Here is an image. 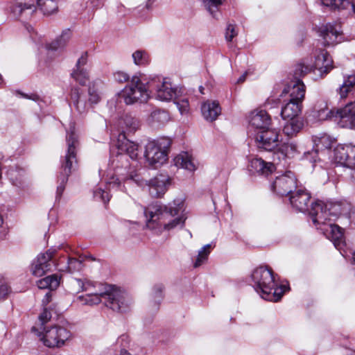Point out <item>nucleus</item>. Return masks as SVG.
Listing matches in <instances>:
<instances>
[{"label": "nucleus", "mask_w": 355, "mask_h": 355, "mask_svg": "<svg viewBox=\"0 0 355 355\" xmlns=\"http://www.w3.org/2000/svg\"><path fill=\"white\" fill-rule=\"evenodd\" d=\"M82 291L86 293L77 297V302L83 306H93L103 303L107 308L114 312L127 311L131 304V300L121 290L112 285L93 283L89 281L83 282Z\"/></svg>", "instance_id": "1"}, {"label": "nucleus", "mask_w": 355, "mask_h": 355, "mask_svg": "<svg viewBox=\"0 0 355 355\" xmlns=\"http://www.w3.org/2000/svg\"><path fill=\"white\" fill-rule=\"evenodd\" d=\"M182 211L183 203L179 200L168 205L150 204L144 208L146 227L158 235L182 227L186 220Z\"/></svg>", "instance_id": "2"}, {"label": "nucleus", "mask_w": 355, "mask_h": 355, "mask_svg": "<svg viewBox=\"0 0 355 355\" xmlns=\"http://www.w3.org/2000/svg\"><path fill=\"white\" fill-rule=\"evenodd\" d=\"M253 287L261 297L268 301L277 302L281 299L284 287H277L273 272L266 267L254 269L251 275Z\"/></svg>", "instance_id": "3"}, {"label": "nucleus", "mask_w": 355, "mask_h": 355, "mask_svg": "<svg viewBox=\"0 0 355 355\" xmlns=\"http://www.w3.org/2000/svg\"><path fill=\"white\" fill-rule=\"evenodd\" d=\"M73 123H70L67 130V150L63 160L62 161L61 172L59 176L60 184L57 188L58 195L60 196L64 189V184L67 182L68 177L77 164L76 148L78 145L77 137L75 134Z\"/></svg>", "instance_id": "4"}, {"label": "nucleus", "mask_w": 355, "mask_h": 355, "mask_svg": "<svg viewBox=\"0 0 355 355\" xmlns=\"http://www.w3.org/2000/svg\"><path fill=\"white\" fill-rule=\"evenodd\" d=\"M308 211L311 216L313 223L318 227L328 220H332L331 217L340 215L343 213V208L339 202H324L318 200L311 204Z\"/></svg>", "instance_id": "5"}, {"label": "nucleus", "mask_w": 355, "mask_h": 355, "mask_svg": "<svg viewBox=\"0 0 355 355\" xmlns=\"http://www.w3.org/2000/svg\"><path fill=\"white\" fill-rule=\"evenodd\" d=\"M146 85L141 82V78L137 76H133L128 83L119 94V97L122 99L126 105H132L136 103H146L149 97L150 93Z\"/></svg>", "instance_id": "6"}, {"label": "nucleus", "mask_w": 355, "mask_h": 355, "mask_svg": "<svg viewBox=\"0 0 355 355\" xmlns=\"http://www.w3.org/2000/svg\"><path fill=\"white\" fill-rule=\"evenodd\" d=\"M171 146L168 138H161L156 141H150L145 147L144 157L148 165L157 168L167 160V150Z\"/></svg>", "instance_id": "7"}, {"label": "nucleus", "mask_w": 355, "mask_h": 355, "mask_svg": "<svg viewBox=\"0 0 355 355\" xmlns=\"http://www.w3.org/2000/svg\"><path fill=\"white\" fill-rule=\"evenodd\" d=\"M311 71V68L303 64H299L296 66L294 71L295 80H292L282 92L283 94H289L290 101L302 104L305 96V85L303 82L299 79V77L304 76Z\"/></svg>", "instance_id": "8"}, {"label": "nucleus", "mask_w": 355, "mask_h": 355, "mask_svg": "<svg viewBox=\"0 0 355 355\" xmlns=\"http://www.w3.org/2000/svg\"><path fill=\"white\" fill-rule=\"evenodd\" d=\"M148 87L155 88L156 98L162 101H169L180 96V90L174 87L171 83L166 78L162 80L155 77L148 83Z\"/></svg>", "instance_id": "9"}, {"label": "nucleus", "mask_w": 355, "mask_h": 355, "mask_svg": "<svg viewBox=\"0 0 355 355\" xmlns=\"http://www.w3.org/2000/svg\"><path fill=\"white\" fill-rule=\"evenodd\" d=\"M71 336V333L67 329L54 326L46 329L42 335L41 340L44 345L48 347H60Z\"/></svg>", "instance_id": "10"}, {"label": "nucleus", "mask_w": 355, "mask_h": 355, "mask_svg": "<svg viewBox=\"0 0 355 355\" xmlns=\"http://www.w3.org/2000/svg\"><path fill=\"white\" fill-rule=\"evenodd\" d=\"M296 187L297 179L291 171H287L277 176L271 184L272 191L282 196L292 194L293 190Z\"/></svg>", "instance_id": "11"}, {"label": "nucleus", "mask_w": 355, "mask_h": 355, "mask_svg": "<svg viewBox=\"0 0 355 355\" xmlns=\"http://www.w3.org/2000/svg\"><path fill=\"white\" fill-rule=\"evenodd\" d=\"M335 162L352 168L355 166V146L352 144L338 145L334 149Z\"/></svg>", "instance_id": "12"}, {"label": "nucleus", "mask_w": 355, "mask_h": 355, "mask_svg": "<svg viewBox=\"0 0 355 355\" xmlns=\"http://www.w3.org/2000/svg\"><path fill=\"white\" fill-rule=\"evenodd\" d=\"M318 33L326 46L334 45L342 41L341 27L337 24L328 23L321 25L318 28Z\"/></svg>", "instance_id": "13"}, {"label": "nucleus", "mask_w": 355, "mask_h": 355, "mask_svg": "<svg viewBox=\"0 0 355 355\" xmlns=\"http://www.w3.org/2000/svg\"><path fill=\"white\" fill-rule=\"evenodd\" d=\"M55 252V249H49L46 252L41 253L37 257L31 267V272L34 276L42 277L51 270V261Z\"/></svg>", "instance_id": "14"}, {"label": "nucleus", "mask_w": 355, "mask_h": 355, "mask_svg": "<svg viewBox=\"0 0 355 355\" xmlns=\"http://www.w3.org/2000/svg\"><path fill=\"white\" fill-rule=\"evenodd\" d=\"M255 142L258 148L272 150L278 146L279 133L275 130L267 128L256 135Z\"/></svg>", "instance_id": "15"}, {"label": "nucleus", "mask_w": 355, "mask_h": 355, "mask_svg": "<svg viewBox=\"0 0 355 355\" xmlns=\"http://www.w3.org/2000/svg\"><path fill=\"white\" fill-rule=\"evenodd\" d=\"M335 117L341 128L355 129V101L337 110Z\"/></svg>", "instance_id": "16"}, {"label": "nucleus", "mask_w": 355, "mask_h": 355, "mask_svg": "<svg viewBox=\"0 0 355 355\" xmlns=\"http://www.w3.org/2000/svg\"><path fill=\"white\" fill-rule=\"evenodd\" d=\"M326 237L331 240L335 248L340 250L345 244L344 235L343 230L337 225L331 223V220H328L323 225L318 227Z\"/></svg>", "instance_id": "17"}, {"label": "nucleus", "mask_w": 355, "mask_h": 355, "mask_svg": "<svg viewBox=\"0 0 355 355\" xmlns=\"http://www.w3.org/2000/svg\"><path fill=\"white\" fill-rule=\"evenodd\" d=\"M117 148L119 151L117 158L119 161H123L126 159V155H128L132 159H136L139 155V146L137 144L127 139L125 135L119 136L118 140Z\"/></svg>", "instance_id": "18"}, {"label": "nucleus", "mask_w": 355, "mask_h": 355, "mask_svg": "<svg viewBox=\"0 0 355 355\" xmlns=\"http://www.w3.org/2000/svg\"><path fill=\"white\" fill-rule=\"evenodd\" d=\"M310 193L303 189H298L293 193L290 197V202L293 208L302 212L309 210Z\"/></svg>", "instance_id": "19"}, {"label": "nucleus", "mask_w": 355, "mask_h": 355, "mask_svg": "<svg viewBox=\"0 0 355 355\" xmlns=\"http://www.w3.org/2000/svg\"><path fill=\"white\" fill-rule=\"evenodd\" d=\"M250 171L258 175L268 176L275 171L273 163L264 161L259 157H254L250 161Z\"/></svg>", "instance_id": "20"}, {"label": "nucleus", "mask_w": 355, "mask_h": 355, "mask_svg": "<svg viewBox=\"0 0 355 355\" xmlns=\"http://www.w3.org/2000/svg\"><path fill=\"white\" fill-rule=\"evenodd\" d=\"M168 178L166 175H159L148 182L149 193L154 198H159L164 195L167 189Z\"/></svg>", "instance_id": "21"}, {"label": "nucleus", "mask_w": 355, "mask_h": 355, "mask_svg": "<svg viewBox=\"0 0 355 355\" xmlns=\"http://www.w3.org/2000/svg\"><path fill=\"white\" fill-rule=\"evenodd\" d=\"M87 62V54L84 53L78 58L76 67L71 73V77L80 85H85L89 79V75L84 66Z\"/></svg>", "instance_id": "22"}, {"label": "nucleus", "mask_w": 355, "mask_h": 355, "mask_svg": "<svg viewBox=\"0 0 355 355\" xmlns=\"http://www.w3.org/2000/svg\"><path fill=\"white\" fill-rule=\"evenodd\" d=\"M331 112L326 102H318L308 113L307 119L312 123L322 121L330 116Z\"/></svg>", "instance_id": "23"}, {"label": "nucleus", "mask_w": 355, "mask_h": 355, "mask_svg": "<svg viewBox=\"0 0 355 355\" xmlns=\"http://www.w3.org/2000/svg\"><path fill=\"white\" fill-rule=\"evenodd\" d=\"M249 123L257 129L265 130L270 125V118L265 110H255L250 113Z\"/></svg>", "instance_id": "24"}, {"label": "nucleus", "mask_w": 355, "mask_h": 355, "mask_svg": "<svg viewBox=\"0 0 355 355\" xmlns=\"http://www.w3.org/2000/svg\"><path fill=\"white\" fill-rule=\"evenodd\" d=\"M203 117L209 121H215L221 113V108L218 101H207L201 106Z\"/></svg>", "instance_id": "25"}, {"label": "nucleus", "mask_w": 355, "mask_h": 355, "mask_svg": "<svg viewBox=\"0 0 355 355\" xmlns=\"http://www.w3.org/2000/svg\"><path fill=\"white\" fill-rule=\"evenodd\" d=\"M332 63L333 61L329 54L322 51L315 58L313 70H318L321 74H327L333 68ZM308 67H309V66ZM310 68L311 70L313 69V67H310Z\"/></svg>", "instance_id": "26"}, {"label": "nucleus", "mask_w": 355, "mask_h": 355, "mask_svg": "<svg viewBox=\"0 0 355 355\" xmlns=\"http://www.w3.org/2000/svg\"><path fill=\"white\" fill-rule=\"evenodd\" d=\"M302 104L300 103L288 101L282 108L281 116L283 119L300 118L299 116L302 112Z\"/></svg>", "instance_id": "27"}, {"label": "nucleus", "mask_w": 355, "mask_h": 355, "mask_svg": "<svg viewBox=\"0 0 355 355\" xmlns=\"http://www.w3.org/2000/svg\"><path fill=\"white\" fill-rule=\"evenodd\" d=\"M174 163L177 167L182 168L189 171L196 170V165L193 157L187 152H182L174 158Z\"/></svg>", "instance_id": "28"}, {"label": "nucleus", "mask_w": 355, "mask_h": 355, "mask_svg": "<svg viewBox=\"0 0 355 355\" xmlns=\"http://www.w3.org/2000/svg\"><path fill=\"white\" fill-rule=\"evenodd\" d=\"M286 120L287 121L284 125L283 132L288 137L296 135L304 126V122L301 117L288 119Z\"/></svg>", "instance_id": "29"}, {"label": "nucleus", "mask_w": 355, "mask_h": 355, "mask_svg": "<svg viewBox=\"0 0 355 355\" xmlns=\"http://www.w3.org/2000/svg\"><path fill=\"white\" fill-rule=\"evenodd\" d=\"M119 125L123 133L135 132L140 126L139 121L130 114L123 116L119 121Z\"/></svg>", "instance_id": "30"}, {"label": "nucleus", "mask_w": 355, "mask_h": 355, "mask_svg": "<svg viewBox=\"0 0 355 355\" xmlns=\"http://www.w3.org/2000/svg\"><path fill=\"white\" fill-rule=\"evenodd\" d=\"M71 98L76 109L79 113L82 114L87 110L88 105L85 102V98L82 96L79 89L74 88L71 90Z\"/></svg>", "instance_id": "31"}, {"label": "nucleus", "mask_w": 355, "mask_h": 355, "mask_svg": "<svg viewBox=\"0 0 355 355\" xmlns=\"http://www.w3.org/2000/svg\"><path fill=\"white\" fill-rule=\"evenodd\" d=\"M355 87V76H349L344 80L343 85L339 87L338 93L340 98L345 99L353 95L352 90Z\"/></svg>", "instance_id": "32"}, {"label": "nucleus", "mask_w": 355, "mask_h": 355, "mask_svg": "<svg viewBox=\"0 0 355 355\" xmlns=\"http://www.w3.org/2000/svg\"><path fill=\"white\" fill-rule=\"evenodd\" d=\"M38 8L45 15H50L57 12L58 0H37Z\"/></svg>", "instance_id": "33"}, {"label": "nucleus", "mask_w": 355, "mask_h": 355, "mask_svg": "<svg viewBox=\"0 0 355 355\" xmlns=\"http://www.w3.org/2000/svg\"><path fill=\"white\" fill-rule=\"evenodd\" d=\"M59 284L58 277L55 275L47 276L37 282V285L40 289L49 288L53 290L59 286Z\"/></svg>", "instance_id": "34"}, {"label": "nucleus", "mask_w": 355, "mask_h": 355, "mask_svg": "<svg viewBox=\"0 0 355 355\" xmlns=\"http://www.w3.org/2000/svg\"><path fill=\"white\" fill-rule=\"evenodd\" d=\"M71 37V32L69 29L64 31L62 34L51 44V48L56 50L63 48L69 42Z\"/></svg>", "instance_id": "35"}, {"label": "nucleus", "mask_w": 355, "mask_h": 355, "mask_svg": "<svg viewBox=\"0 0 355 355\" xmlns=\"http://www.w3.org/2000/svg\"><path fill=\"white\" fill-rule=\"evenodd\" d=\"M297 152V145L293 142L284 143L278 149L279 153H281L284 157L288 158L293 157Z\"/></svg>", "instance_id": "36"}, {"label": "nucleus", "mask_w": 355, "mask_h": 355, "mask_svg": "<svg viewBox=\"0 0 355 355\" xmlns=\"http://www.w3.org/2000/svg\"><path fill=\"white\" fill-rule=\"evenodd\" d=\"M132 58L136 65L144 66L150 62L149 55L146 51L143 50L135 51L132 55Z\"/></svg>", "instance_id": "37"}, {"label": "nucleus", "mask_w": 355, "mask_h": 355, "mask_svg": "<svg viewBox=\"0 0 355 355\" xmlns=\"http://www.w3.org/2000/svg\"><path fill=\"white\" fill-rule=\"evenodd\" d=\"M36 7L33 4H22L21 3H16L10 8V10L16 16H20L22 13L29 10V13L31 14L35 12Z\"/></svg>", "instance_id": "38"}, {"label": "nucleus", "mask_w": 355, "mask_h": 355, "mask_svg": "<svg viewBox=\"0 0 355 355\" xmlns=\"http://www.w3.org/2000/svg\"><path fill=\"white\" fill-rule=\"evenodd\" d=\"M323 6L331 9H348L349 0H321Z\"/></svg>", "instance_id": "39"}, {"label": "nucleus", "mask_w": 355, "mask_h": 355, "mask_svg": "<svg viewBox=\"0 0 355 355\" xmlns=\"http://www.w3.org/2000/svg\"><path fill=\"white\" fill-rule=\"evenodd\" d=\"M210 249L211 245L207 244L199 250L197 259L194 263L195 268L199 267L207 259L208 255L210 253Z\"/></svg>", "instance_id": "40"}, {"label": "nucleus", "mask_w": 355, "mask_h": 355, "mask_svg": "<svg viewBox=\"0 0 355 355\" xmlns=\"http://www.w3.org/2000/svg\"><path fill=\"white\" fill-rule=\"evenodd\" d=\"M150 118L153 121L163 124L169 120V114L164 110H155L150 114Z\"/></svg>", "instance_id": "41"}, {"label": "nucleus", "mask_w": 355, "mask_h": 355, "mask_svg": "<svg viewBox=\"0 0 355 355\" xmlns=\"http://www.w3.org/2000/svg\"><path fill=\"white\" fill-rule=\"evenodd\" d=\"M164 286L162 284H156L152 288L150 296L155 302H159L163 297Z\"/></svg>", "instance_id": "42"}, {"label": "nucleus", "mask_w": 355, "mask_h": 355, "mask_svg": "<svg viewBox=\"0 0 355 355\" xmlns=\"http://www.w3.org/2000/svg\"><path fill=\"white\" fill-rule=\"evenodd\" d=\"M207 10L215 17L214 14L218 11V8L225 0H202Z\"/></svg>", "instance_id": "43"}, {"label": "nucleus", "mask_w": 355, "mask_h": 355, "mask_svg": "<svg viewBox=\"0 0 355 355\" xmlns=\"http://www.w3.org/2000/svg\"><path fill=\"white\" fill-rule=\"evenodd\" d=\"M180 95L174 98V103L176 104L181 114H187L189 110V103L187 98H180Z\"/></svg>", "instance_id": "44"}, {"label": "nucleus", "mask_w": 355, "mask_h": 355, "mask_svg": "<svg viewBox=\"0 0 355 355\" xmlns=\"http://www.w3.org/2000/svg\"><path fill=\"white\" fill-rule=\"evenodd\" d=\"M83 268V262L75 258H69L68 260L67 270L70 272L79 271Z\"/></svg>", "instance_id": "45"}, {"label": "nucleus", "mask_w": 355, "mask_h": 355, "mask_svg": "<svg viewBox=\"0 0 355 355\" xmlns=\"http://www.w3.org/2000/svg\"><path fill=\"white\" fill-rule=\"evenodd\" d=\"M101 96L98 90L94 87V85L93 87H89V102L91 104H96L99 102Z\"/></svg>", "instance_id": "46"}, {"label": "nucleus", "mask_w": 355, "mask_h": 355, "mask_svg": "<svg viewBox=\"0 0 355 355\" xmlns=\"http://www.w3.org/2000/svg\"><path fill=\"white\" fill-rule=\"evenodd\" d=\"M94 197L98 200H101L103 202H107L110 200V196L107 191L101 188H98L94 191Z\"/></svg>", "instance_id": "47"}, {"label": "nucleus", "mask_w": 355, "mask_h": 355, "mask_svg": "<svg viewBox=\"0 0 355 355\" xmlns=\"http://www.w3.org/2000/svg\"><path fill=\"white\" fill-rule=\"evenodd\" d=\"M114 77L116 81L123 83L130 80V76L125 71H118L114 73Z\"/></svg>", "instance_id": "48"}, {"label": "nucleus", "mask_w": 355, "mask_h": 355, "mask_svg": "<svg viewBox=\"0 0 355 355\" xmlns=\"http://www.w3.org/2000/svg\"><path fill=\"white\" fill-rule=\"evenodd\" d=\"M237 35V32L235 31V26L232 24H229L227 27L225 32V39L228 42H231L232 39Z\"/></svg>", "instance_id": "49"}, {"label": "nucleus", "mask_w": 355, "mask_h": 355, "mask_svg": "<svg viewBox=\"0 0 355 355\" xmlns=\"http://www.w3.org/2000/svg\"><path fill=\"white\" fill-rule=\"evenodd\" d=\"M318 154V150H313L311 151H308L304 153V158L307 160H309L311 162H315L317 161Z\"/></svg>", "instance_id": "50"}, {"label": "nucleus", "mask_w": 355, "mask_h": 355, "mask_svg": "<svg viewBox=\"0 0 355 355\" xmlns=\"http://www.w3.org/2000/svg\"><path fill=\"white\" fill-rule=\"evenodd\" d=\"M51 318V313L46 309H44L43 312L40 315L39 320L42 324L46 323Z\"/></svg>", "instance_id": "51"}, {"label": "nucleus", "mask_w": 355, "mask_h": 355, "mask_svg": "<svg viewBox=\"0 0 355 355\" xmlns=\"http://www.w3.org/2000/svg\"><path fill=\"white\" fill-rule=\"evenodd\" d=\"M9 287L3 282H0V300L7 296L9 293Z\"/></svg>", "instance_id": "52"}, {"label": "nucleus", "mask_w": 355, "mask_h": 355, "mask_svg": "<svg viewBox=\"0 0 355 355\" xmlns=\"http://www.w3.org/2000/svg\"><path fill=\"white\" fill-rule=\"evenodd\" d=\"M137 177H138V175L137 174H135V175L130 174L127 177L121 178V180L118 179V180L121 181V180H132V181L135 182L137 184H138L139 185H142V183L140 182V180L137 178Z\"/></svg>", "instance_id": "53"}, {"label": "nucleus", "mask_w": 355, "mask_h": 355, "mask_svg": "<svg viewBox=\"0 0 355 355\" xmlns=\"http://www.w3.org/2000/svg\"><path fill=\"white\" fill-rule=\"evenodd\" d=\"M320 144L322 145L325 148H329L331 147V141L327 137H322L320 139Z\"/></svg>", "instance_id": "54"}, {"label": "nucleus", "mask_w": 355, "mask_h": 355, "mask_svg": "<svg viewBox=\"0 0 355 355\" xmlns=\"http://www.w3.org/2000/svg\"><path fill=\"white\" fill-rule=\"evenodd\" d=\"M21 96L25 97V98H29V99H31L33 101H37L39 100L40 97L37 94H33L30 96L27 95V94H21Z\"/></svg>", "instance_id": "55"}, {"label": "nucleus", "mask_w": 355, "mask_h": 355, "mask_svg": "<svg viewBox=\"0 0 355 355\" xmlns=\"http://www.w3.org/2000/svg\"><path fill=\"white\" fill-rule=\"evenodd\" d=\"M247 76V73L245 72V73H243L237 80V82L239 83H243L245 81V77Z\"/></svg>", "instance_id": "56"}, {"label": "nucleus", "mask_w": 355, "mask_h": 355, "mask_svg": "<svg viewBox=\"0 0 355 355\" xmlns=\"http://www.w3.org/2000/svg\"><path fill=\"white\" fill-rule=\"evenodd\" d=\"M120 355H131L126 349H121L120 352Z\"/></svg>", "instance_id": "57"}, {"label": "nucleus", "mask_w": 355, "mask_h": 355, "mask_svg": "<svg viewBox=\"0 0 355 355\" xmlns=\"http://www.w3.org/2000/svg\"><path fill=\"white\" fill-rule=\"evenodd\" d=\"M352 178L353 180V182H354L355 184V166L354 168H352Z\"/></svg>", "instance_id": "58"}, {"label": "nucleus", "mask_w": 355, "mask_h": 355, "mask_svg": "<svg viewBox=\"0 0 355 355\" xmlns=\"http://www.w3.org/2000/svg\"><path fill=\"white\" fill-rule=\"evenodd\" d=\"M50 297H51L50 293H47L45 295L46 302H49L50 301Z\"/></svg>", "instance_id": "59"}, {"label": "nucleus", "mask_w": 355, "mask_h": 355, "mask_svg": "<svg viewBox=\"0 0 355 355\" xmlns=\"http://www.w3.org/2000/svg\"><path fill=\"white\" fill-rule=\"evenodd\" d=\"M352 219L353 223L355 224V211L353 213V214L352 216Z\"/></svg>", "instance_id": "60"}, {"label": "nucleus", "mask_w": 355, "mask_h": 355, "mask_svg": "<svg viewBox=\"0 0 355 355\" xmlns=\"http://www.w3.org/2000/svg\"><path fill=\"white\" fill-rule=\"evenodd\" d=\"M352 262L355 264V252L352 254Z\"/></svg>", "instance_id": "61"}, {"label": "nucleus", "mask_w": 355, "mask_h": 355, "mask_svg": "<svg viewBox=\"0 0 355 355\" xmlns=\"http://www.w3.org/2000/svg\"><path fill=\"white\" fill-rule=\"evenodd\" d=\"M32 331H36L35 328V327H33V328H32Z\"/></svg>", "instance_id": "62"}]
</instances>
